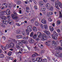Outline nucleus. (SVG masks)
I'll use <instances>...</instances> for the list:
<instances>
[{
  "label": "nucleus",
  "mask_w": 62,
  "mask_h": 62,
  "mask_svg": "<svg viewBox=\"0 0 62 62\" xmlns=\"http://www.w3.org/2000/svg\"><path fill=\"white\" fill-rule=\"evenodd\" d=\"M58 4L59 7H60L61 8H62V4H61V2H60L58 0H57V1L55 2V6L56 8L58 9H59Z\"/></svg>",
  "instance_id": "nucleus-1"
},
{
  "label": "nucleus",
  "mask_w": 62,
  "mask_h": 62,
  "mask_svg": "<svg viewBox=\"0 0 62 62\" xmlns=\"http://www.w3.org/2000/svg\"><path fill=\"white\" fill-rule=\"evenodd\" d=\"M27 29H26L25 30L26 32L27 35L29 36L30 34L29 31L30 32H31L32 31V27L30 26H29L27 27Z\"/></svg>",
  "instance_id": "nucleus-2"
},
{
  "label": "nucleus",
  "mask_w": 62,
  "mask_h": 62,
  "mask_svg": "<svg viewBox=\"0 0 62 62\" xmlns=\"http://www.w3.org/2000/svg\"><path fill=\"white\" fill-rule=\"evenodd\" d=\"M11 16L13 19L16 20V21H19V16H15L13 14L11 15Z\"/></svg>",
  "instance_id": "nucleus-3"
},
{
  "label": "nucleus",
  "mask_w": 62,
  "mask_h": 62,
  "mask_svg": "<svg viewBox=\"0 0 62 62\" xmlns=\"http://www.w3.org/2000/svg\"><path fill=\"white\" fill-rule=\"evenodd\" d=\"M33 35H34L33 36ZM30 36L31 37H32L34 39H36L37 37V34H35L34 35V32H32L30 33Z\"/></svg>",
  "instance_id": "nucleus-4"
},
{
  "label": "nucleus",
  "mask_w": 62,
  "mask_h": 62,
  "mask_svg": "<svg viewBox=\"0 0 62 62\" xmlns=\"http://www.w3.org/2000/svg\"><path fill=\"white\" fill-rule=\"evenodd\" d=\"M7 12L8 13H6V14L8 15V16H7V18H8V19H10L11 18V17L9 16V15H10V13H9L10 12V11L9 9H8Z\"/></svg>",
  "instance_id": "nucleus-5"
},
{
  "label": "nucleus",
  "mask_w": 62,
  "mask_h": 62,
  "mask_svg": "<svg viewBox=\"0 0 62 62\" xmlns=\"http://www.w3.org/2000/svg\"><path fill=\"white\" fill-rule=\"evenodd\" d=\"M55 55L56 56L58 57H62V54L59 52H56Z\"/></svg>",
  "instance_id": "nucleus-6"
},
{
  "label": "nucleus",
  "mask_w": 62,
  "mask_h": 62,
  "mask_svg": "<svg viewBox=\"0 0 62 62\" xmlns=\"http://www.w3.org/2000/svg\"><path fill=\"white\" fill-rule=\"evenodd\" d=\"M43 31L46 35L48 36V38H50V36L49 35L51 34V33H50V32L49 31H47V30L44 31Z\"/></svg>",
  "instance_id": "nucleus-7"
},
{
  "label": "nucleus",
  "mask_w": 62,
  "mask_h": 62,
  "mask_svg": "<svg viewBox=\"0 0 62 62\" xmlns=\"http://www.w3.org/2000/svg\"><path fill=\"white\" fill-rule=\"evenodd\" d=\"M41 39L42 40H45L47 39V37L45 34H43V37L41 38Z\"/></svg>",
  "instance_id": "nucleus-8"
},
{
  "label": "nucleus",
  "mask_w": 62,
  "mask_h": 62,
  "mask_svg": "<svg viewBox=\"0 0 62 62\" xmlns=\"http://www.w3.org/2000/svg\"><path fill=\"white\" fill-rule=\"evenodd\" d=\"M29 42H30V43L31 44H33L34 43V40L32 39H29Z\"/></svg>",
  "instance_id": "nucleus-9"
},
{
  "label": "nucleus",
  "mask_w": 62,
  "mask_h": 62,
  "mask_svg": "<svg viewBox=\"0 0 62 62\" xmlns=\"http://www.w3.org/2000/svg\"><path fill=\"white\" fill-rule=\"evenodd\" d=\"M2 23L4 24H5L6 25H7L8 24V22L6 20H5V19L4 20H2Z\"/></svg>",
  "instance_id": "nucleus-10"
},
{
  "label": "nucleus",
  "mask_w": 62,
  "mask_h": 62,
  "mask_svg": "<svg viewBox=\"0 0 62 62\" xmlns=\"http://www.w3.org/2000/svg\"><path fill=\"white\" fill-rule=\"evenodd\" d=\"M41 33L40 32H38L37 33V36L38 38H40L41 37Z\"/></svg>",
  "instance_id": "nucleus-11"
},
{
  "label": "nucleus",
  "mask_w": 62,
  "mask_h": 62,
  "mask_svg": "<svg viewBox=\"0 0 62 62\" xmlns=\"http://www.w3.org/2000/svg\"><path fill=\"white\" fill-rule=\"evenodd\" d=\"M51 36L53 39H54V40H56L57 39V37L53 35H52Z\"/></svg>",
  "instance_id": "nucleus-12"
},
{
  "label": "nucleus",
  "mask_w": 62,
  "mask_h": 62,
  "mask_svg": "<svg viewBox=\"0 0 62 62\" xmlns=\"http://www.w3.org/2000/svg\"><path fill=\"white\" fill-rule=\"evenodd\" d=\"M9 45L10 48H13L14 47V43H11Z\"/></svg>",
  "instance_id": "nucleus-13"
},
{
  "label": "nucleus",
  "mask_w": 62,
  "mask_h": 62,
  "mask_svg": "<svg viewBox=\"0 0 62 62\" xmlns=\"http://www.w3.org/2000/svg\"><path fill=\"white\" fill-rule=\"evenodd\" d=\"M41 23L43 24H46V21L44 19H42L41 21Z\"/></svg>",
  "instance_id": "nucleus-14"
},
{
  "label": "nucleus",
  "mask_w": 62,
  "mask_h": 62,
  "mask_svg": "<svg viewBox=\"0 0 62 62\" xmlns=\"http://www.w3.org/2000/svg\"><path fill=\"white\" fill-rule=\"evenodd\" d=\"M16 48L17 49L19 50L20 48H21V46H19V45L17 44H16L15 46Z\"/></svg>",
  "instance_id": "nucleus-15"
},
{
  "label": "nucleus",
  "mask_w": 62,
  "mask_h": 62,
  "mask_svg": "<svg viewBox=\"0 0 62 62\" xmlns=\"http://www.w3.org/2000/svg\"><path fill=\"white\" fill-rule=\"evenodd\" d=\"M46 7L48 9L50 8V4L49 3H47L46 5Z\"/></svg>",
  "instance_id": "nucleus-16"
},
{
  "label": "nucleus",
  "mask_w": 62,
  "mask_h": 62,
  "mask_svg": "<svg viewBox=\"0 0 62 62\" xmlns=\"http://www.w3.org/2000/svg\"><path fill=\"white\" fill-rule=\"evenodd\" d=\"M9 48H10V46H9V45H7L5 47V50H6L7 49H8Z\"/></svg>",
  "instance_id": "nucleus-17"
},
{
  "label": "nucleus",
  "mask_w": 62,
  "mask_h": 62,
  "mask_svg": "<svg viewBox=\"0 0 62 62\" xmlns=\"http://www.w3.org/2000/svg\"><path fill=\"white\" fill-rule=\"evenodd\" d=\"M39 5L41 7L43 5V2L42 1H41L39 2Z\"/></svg>",
  "instance_id": "nucleus-18"
},
{
  "label": "nucleus",
  "mask_w": 62,
  "mask_h": 62,
  "mask_svg": "<svg viewBox=\"0 0 62 62\" xmlns=\"http://www.w3.org/2000/svg\"><path fill=\"white\" fill-rule=\"evenodd\" d=\"M47 60L46 59H41V61L40 62H47Z\"/></svg>",
  "instance_id": "nucleus-19"
},
{
  "label": "nucleus",
  "mask_w": 62,
  "mask_h": 62,
  "mask_svg": "<svg viewBox=\"0 0 62 62\" xmlns=\"http://www.w3.org/2000/svg\"><path fill=\"white\" fill-rule=\"evenodd\" d=\"M52 45L54 46H56V43L55 42L54 40H53L52 41Z\"/></svg>",
  "instance_id": "nucleus-20"
},
{
  "label": "nucleus",
  "mask_w": 62,
  "mask_h": 62,
  "mask_svg": "<svg viewBox=\"0 0 62 62\" xmlns=\"http://www.w3.org/2000/svg\"><path fill=\"white\" fill-rule=\"evenodd\" d=\"M38 46L40 48H43V46L42 45V44L40 43H39L38 44Z\"/></svg>",
  "instance_id": "nucleus-21"
},
{
  "label": "nucleus",
  "mask_w": 62,
  "mask_h": 62,
  "mask_svg": "<svg viewBox=\"0 0 62 62\" xmlns=\"http://www.w3.org/2000/svg\"><path fill=\"white\" fill-rule=\"evenodd\" d=\"M33 30L34 32H37L38 31V29L36 27H34L33 28Z\"/></svg>",
  "instance_id": "nucleus-22"
},
{
  "label": "nucleus",
  "mask_w": 62,
  "mask_h": 62,
  "mask_svg": "<svg viewBox=\"0 0 62 62\" xmlns=\"http://www.w3.org/2000/svg\"><path fill=\"white\" fill-rule=\"evenodd\" d=\"M49 29L51 32H53L54 30V29L52 26H49Z\"/></svg>",
  "instance_id": "nucleus-23"
},
{
  "label": "nucleus",
  "mask_w": 62,
  "mask_h": 62,
  "mask_svg": "<svg viewBox=\"0 0 62 62\" xmlns=\"http://www.w3.org/2000/svg\"><path fill=\"white\" fill-rule=\"evenodd\" d=\"M21 42L24 44H26L28 43L27 41L25 40H22L21 41Z\"/></svg>",
  "instance_id": "nucleus-24"
},
{
  "label": "nucleus",
  "mask_w": 62,
  "mask_h": 62,
  "mask_svg": "<svg viewBox=\"0 0 62 62\" xmlns=\"http://www.w3.org/2000/svg\"><path fill=\"white\" fill-rule=\"evenodd\" d=\"M53 34L54 35V36H56V37L58 36V34L57 33H56V32L55 31H54Z\"/></svg>",
  "instance_id": "nucleus-25"
},
{
  "label": "nucleus",
  "mask_w": 62,
  "mask_h": 62,
  "mask_svg": "<svg viewBox=\"0 0 62 62\" xmlns=\"http://www.w3.org/2000/svg\"><path fill=\"white\" fill-rule=\"evenodd\" d=\"M16 38L17 39H22L23 37L21 35H18L16 36Z\"/></svg>",
  "instance_id": "nucleus-26"
},
{
  "label": "nucleus",
  "mask_w": 62,
  "mask_h": 62,
  "mask_svg": "<svg viewBox=\"0 0 62 62\" xmlns=\"http://www.w3.org/2000/svg\"><path fill=\"white\" fill-rule=\"evenodd\" d=\"M53 9H54V7L52 5H51L50 6V8H49L50 10L53 11Z\"/></svg>",
  "instance_id": "nucleus-27"
},
{
  "label": "nucleus",
  "mask_w": 62,
  "mask_h": 62,
  "mask_svg": "<svg viewBox=\"0 0 62 62\" xmlns=\"http://www.w3.org/2000/svg\"><path fill=\"white\" fill-rule=\"evenodd\" d=\"M2 6L4 8H7V4L6 3H2Z\"/></svg>",
  "instance_id": "nucleus-28"
},
{
  "label": "nucleus",
  "mask_w": 62,
  "mask_h": 62,
  "mask_svg": "<svg viewBox=\"0 0 62 62\" xmlns=\"http://www.w3.org/2000/svg\"><path fill=\"white\" fill-rule=\"evenodd\" d=\"M21 3V1H20L18 0L16 2V3L17 5H20Z\"/></svg>",
  "instance_id": "nucleus-29"
},
{
  "label": "nucleus",
  "mask_w": 62,
  "mask_h": 62,
  "mask_svg": "<svg viewBox=\"0 0 62 62\" xmlns=\"http://www.w3.org/2000/svg\"><path fill=\"white\" fill-rule=\"evenodd\" d=\"M22 34L24 36H26V33L24 31H22Z\"/></svg>",
  "instance_id": "nucleus-30"
},
{
  "label": "nucleus",
  "mask_w": 62,
  "mask_h": 62,
  "mask_svg": "<svg viewBox=\"0 0 62 62\" xmlns=\"http://www.w3.org/2000/svg\"><path fill=\"white\" fill-rule=\"evenodd\" d=\"M5 57V55L3 54H0V58H3Z\"/></svg>",
  "instance_id": "nucleus-31"
},
{
  "label": "nucleus",
  "mask_w": 62,
  "mask_h": 62,
  "mask_svg": "<svg viewBox=\"0 0 62 62\" xmlns=\"http://www.w3.org/2000/svg\"><path fill=\"white\" fill-rule=\"evenodd\" d=\"M21 33V31L17 30L16 31V34H20Z\"/></svg>",
  "instance_id": "nucleus-32"
},
{
  "label": "nucleus",
  "mask_w": 62,
  "mask_h": 62,
  "mask_svg": "<svg viewBox=\"0 0 62 62\" xmlns=\"http://www.w3.org/2000/svg\"><path fill=\"white\" fill-rule=\"evenodd\" d=\"M41 58H39V57H38V58H37L36 59V60H35L36 61H37L38 62H39V60H40L41 59Z\"/></svg>",
  "instance_id": "nucleus-33"
},
{
  "label": "nucleus",
  "mask_w": 62,
  "mask_h": 62,
  "mask_svg": "<svg viewBox=\"0 0 62 62\" xmlns=\"http://www.w3.org/2000/svg\"><path fill=\"white\" fill-rule=\"evenodd\" d=\"M35 24L36 26H38V25H39V23L38 22L36 21L35 22Z\"/></svg>",
  "instance_id": "nucleus-34"
},
{
  "label": "nucleus",
  "mask_w": 62,
  "mask_h": 62,
  "mask_svg": "<svg viewBox=\"0 0 62 62\" xmlns=\"http://www.w3.org/2000/svg\"><path fill=\"white\" fill-rule=\"evenodd\" d=\"M6 12L5 11H2V12H0V15H3V13H6Z\"/></svg>",
  "instance_id": "nucleus-35"
},
{
  "label": "nucleus",
  "mask_w": 62,
  "mask_h": 62,
  "mask_svg": "<svg viewBox=\"0 0 62 62\" xmlns=\"http://www.w3.org/2000/svg\"><path fill=\"white\" fill-rule=\"evenodd\" d=\"M46 9V8H45V7H42L41 9V10L42 11H45Z\"/></svg>",
  "instance_id": "nucleus-36"
},
{
  "label": "nucleus",
  "mask_w": 62,
  "mask_h": 62,
  "mask_svg": "<svg viewBox=\"0 0 62 62\" xmlns=\"http://www.w3.org/2000/svg\"><path fill=\"white\" fill-rule=\"evenodd\" d=\"M12 54V52L11 51L9 52L8 54V55H9V56H10Z\"/></svg>",
  "instance_id": "nucleus-37"
},
{
  "label": "nucleus",
  "mask_w": 62,
  "mask_h": 62,
  "mask_svg": "<svg viewBox=\"0 0 62 62\" xmlns=\"http://www.w3.org/2000/svg\"><path fill=\"white\" fill-rule=\"evenodd\" d=\"M59 16L60 18H62V13L60 11H59Z\"/></svg>",
  "instance_id": "nucleus-38"
},
{
  "label": "nucleus",
  "mask_w": 62,
  "mask_h": 62,
  "mask_svg": "<svg viewBox=\"0 0 62 62\" xmlns=\"http://www.w3.org/2000/svg\"><path fill=\"white\" fill-rule=\"evenodd\" d=\"M10 23H9V24H13V20H11V21H10Z\"/></svg>",
  "instance_id": "nucleus-39"
},
{
  "label": "nucleus",
  "mask_w": 62,
  "mask_h": 62,
  "mask_svg": "<svg viewBox=\"0 0 62 62\" xmlns=\"http://www.w3.org/2000/svg\"><path fill=\"white\" fill-rule=\"evenodd\" d=\"M58 50H62V48L61 47L59 46L58 47Z\"/></svg>",
  "instance_id": "nucleus-40"
},
{
  "label": "nucleus",
  "mask_w": 62,
  "mask_h": 62,
  "mask_svg": "<svg viewBox=\"0 0 62 62\" xmlns=\"http://www.w3.org/2000/svg\"><path fill=\"white\" fill-rule=\"evenodd\" d=\"M57 23L58 24H60V23H61V21L59 20H58L57 21Z\"/></svg>",
  "instance_id": "nucleus-41"
},
{
  "label": "nucleus",
  "mask_w": 62,
  "mask_h": 62,
  "mask_svg": "<svg viewBox=\"0 0 62 62\" xmlns=\"http://www.w3.org/2000/svg\"><path fill=\"white\" fill-rule=\"evenodd\" d=\"M12 40L14 42V43H16V41H17V40L15 39H12Z\"/></svg>",
  "instance_id": "nucleus-42"
},
{
  "label": "nucleus",
  "mask_w": 62,
  "mask_h": 62,
  "mask_svg": "<svg viewBox=\"0 0 62 62\" xmlns=\"http://www.w3.org/2000/svg\"><path fill=\"white\" fill-rule=\"evenodd\" d=\"M0 25L1 26H2V27H5V25L3 24V23H1L0 24Z\"/></svg>",
  "instance_id": "nucleus-43"
},
{
  "label": "nucleus",
  "mask_w": 62,
  "mask_h": 62,
  "mask_svg": "<svg viewBox=\"0 0 62 62\" xmlns=\"http://www.w3.org/2000/svg\"><path fill=\"white\" fill-rule=\"evenodd\" d=\"M19 44L20 45H21V46H22L23 45V44L22 43V42L20 41H19Z\"/></svg>",
  "instance_id": "nucleus-44"
},
{
  "label": "nucleus",
  "mask_w": 62,
  "mask_h": 62,
  "mask_svg": "<svg viewBox=\"0 0 62 62\" xmlns=\"http://www.w3.org/2000/svg\"><path fill=\"white\" fill-rule=\"evenodd\" d=\"M31 21L32 23H34V18H32L31 20Z\"/></svg>",
  "instance_id": "nucleus-45"
},
{
  "label": "nucleus",
  "mask_w": 62,
  "mask_h": 62,
  "mask_svg": "<svg viewBox=\"0 0 62 62\" xmlns=\"http://www.w3.org/2000/svg\"><path fill=\"white\" fill-rule=\"evenodd\" d=\"M44 27L46 29H48V27H47V25H44Z\"/></svg>",
  "instance_id": "nucleus-46"
},
{
  "label": "nucleus",
  "mask_w": 62,
  "mask_h": 62,
  "mask_svg": "<svg viewBox=\"0 0 62 62\" xmlns=\"http://www.w3.org/2000/svg\"><path fill=\"white\" fill-rule=\"evenodd\" d=\"M13 13L14 15H16V16H17L18 15V14H17V13L15 11H14L13 12Z\"/></svg>",
  "instance_id": "nucleus-47"
},
{
  "label": "nucleus",
  "mask_w": 62,
  "mask_h": 62,
  "mask_svg": "<svg viewBox=\"0 0 62 62\" xmlns=\"http://www.w3.org/2000/svg\"><path fill=\"white\" fill-rule=\"evenodd\" d=\"M16 25H17L18 26H20L21 25L19 23H16Z\"/></svg>",
  "instance_id": "nucleus-48"
},
{
  "label": "nucleus",
  "mask_w": 62,
  "mask_h": 62,
  "mask_svg": "<svg viewBox=\"0 0 62 62\" xmlns=\"http://www.w3.org/2000/svg\"><path fill=\"white\" fill-rule=\"evenodd\" d=\"M26 10H30V8H29L28 7H26Z\"/></svg>",
  "instance_id": "nucleus-49"
},
{
  "label": "nucleus",
  "mask_w": 62,
  "mask_h": 62,
  "mask_svg": "<svg viewBox=\"0 0 62 62\" xmlns=\"http://www.w3.org/2000/svg\"><path fill=\"white\" fill-rule=\"evenodd\" d=\"M40 26L42 29H43V25L42 24H40Z\"/></svg>",
  "instance_id": "nucleus-50"
},
{
  "label": "nucleus",
  "mask_w": 62,
  "mask_h": 62,
  "mask_svg": "<svg viewBox=\"0 0 62 62\" xmlns=\"http://www.w3.org/2000/svg\"><path fill=\"white\" fill-rule=\"evenodd\" d=\"M26 46L27 47L28 50H30L31 49L30 48L29 46H28L27 45H26Z\"/></svg>",
  "instance_id": "nucleus-51"
},
{
  "label": "nucleus",
  "mask_w": 62,
  "mask_h": 62,
  "mask_svg": "<svg viewBox=\"0 0 62 62\" xmlns=\"http://www.w3.org/2000/svg\"><path fill=\"white\" fill-rule=\"evenodd\" d=\"M31 56L32 57H36V56H37V55L36 54H34L32 55Z\"/></svg>",
  "instance_id": "nucleus-52"
},
{
  "label": "nucleus",
  "mask_w": 62,
  "mask_h": 62,
  "mask_svg": "<svg viewBox=\"0 0 62 62\" xmlns=\"http://www.w3.org/2000/svg\"><path fill=\"white\" fill-rule=\"evenodd\" d=\"M23 39L24 40H26V39H27V37H25L23 38Z\"/></svg>",
  "instance_id": "nucleus-53"
},
{
  "label": "nucleus",
  "mask_w": 62,
  "mask_h": 62,
  "mask_svg": "<svg viewBox=\"0 0 62 62\" xmlns=\"http://www.w3.org/2000/svg\"><path fill=\"white\" fill-rule=\"evenodd\" d=\"M56 30L57 32H58V33L60 32V29H57Z\"/></svg>",
  "instance_id": "nucleus-54"
},
{
  "label": "nucleus",
  "mask_w": 62,
  "mask_h": 62,
  "mask_svg": "<svg viewBox=\"0 0 62 62\" xmlns=\"http://www.w3.org/2000/svg\"><path fill=\"white\" fill-rule=\"evenodd\" d=\"M20 50L21 52H23V49L22 48H21Z\"/></svg>",
  "instance_id": "nucleus-55"
},
{
  "label": "nucleus",
  "mask_w": 62,
  "mask_h": 62,
  "mask_svg": "<svg viewBox=\"0 0 62 62\" xmlns=\"http://www.w3.org/2000/svg\"><path fill=\"white\" fill-rule=\"evenodd\" d=\"M1 47L2 48V49H3L4 48V49L5 50V47H4V46H1Z\"/></svg>",
  "instance_id": "nucleus-56"
},
{
  "label": "nucleus",
  "mask_w": 62,
  "mask_h": 62,
  "mask_svg": "<svg viewBox=\"0 0 62 62\" xmlns=\"http://www.w3.org/2000/svg\"><path fill=\"white\" fill-rule=\"evenodd\" d=\"M19 42H20V41H19L18 40H16V43H18V44H19Z\"/></svg>",
  "instance_id": "nucleus-57"
},
{
  "label": "nucleus",
  "mask_w": 62,
  "mask_h": 62,
  "mask_svg": "<svg viewBox=\"0 0 62 62\" xmlns=\"http://www.w3.org/2000/svg\"><path fill=\"white\" fill-rule=\"evenodd\" d=\"M53 13L52 12H49V15H53Z\"/></svg>",
  "instance_id": "nucleus-58"
},
{
  "label": "nucleus",
  "mask_w": 62,
  "mask_h": 62,
  "mask_svg": "<svg viewBox=\"0 0 62 62\" xmlns=\"http://www.w3.org/2000/svg\"><path fill=\"white\" fill-rule=\"evenodd\" d=\"M34 49H36V50H37L38 49V47H37L36 46H35L34 48Z\"/></svg>",
  "instance_id": "nucleus-59"
},
{
  "label": "nucleus",
  "mask_w": 62,
  "mask_h": 62,
  "mask_svg": "<svg viewBox=\"0 0 62 62\" xmlns=\"http://www.w3.org/2000/svg\"><path fill=\"white\" fill-rule=\"evenodd\" d=\"M1 19H2V20H6V17H5V18H4L2 17H1Z\"/></svg>",
  "instance_id": "nucleus-60"
},
{
  "label": "nucleus",
  "mask_w": 62,
  "mask_h": 62,
  "mask_svg": "<svg viewBox=\"0 0 62 62\" xmlns=\"http://www.w3.org/2000/svg\"><path fill=\"white\" fill-rule=\"evenodd\" d=\"M35 54H36L37 56H39V54H38L37 53H35Z\"/></svg>",
  "instance_id": "nucleus-61"
},
{
  "label": "nucleus",
  "mask_w": 62,
  "mask_h": 62,
  "mask_svg": "<svg viewBox=\"0 0 62 62\" xmlns=\"http://www.w3.org/2000/svg\"><path fill=\"white\" fill-rule=\"evenodd\" d=\"M2 39H4V40H5V39H6V38L5 36H3V37L2 38Z\"/></svg>",
  "instance_id": "nucleus-62"
},
{
  "label": "nucleus",
  "mask_w": 62,
  "mask_h": 62,
  "mask_svg": "<svg viewBox=\"0 0 62 62\" xmlns=\"http://www.w3.org/2000/svg\"><path fill=\"white\" fill-rule=\"evenodd\" d=\"M17 62V60H16V59L14 60L13 62Z\"/></svg>",
  "instance_id": "nucleus-63"
},
{
  "label": "nucleus",
  "mask_w": 62,
  "mask_h": 62,
  "mask_svg": "<svg viewBox=\"0 0 62 62\" xmlns=\"http://www.w3.org/2000/svg\"><path fill=\"white\" fill-rule=\"evenodd\" d=\"M44 53V51L43 50H42L41 52V54H43Z\"/></svg>",
  "instance_id": "nucleus-64"
}]
</instances>
